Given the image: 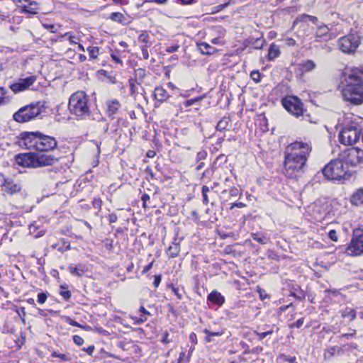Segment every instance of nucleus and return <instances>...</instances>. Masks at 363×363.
I'll return each mask as SVG.
<instances>
[{
  "label": "nucleus",
  "mask_w": 363,
  "mask_h": 363,
  "mask_svg": "<svg viewBox=\"0 0 363 363\" xmlns=\"http://www.w3.org/2000/svg\"><path fill=\"white\" fill-rule=\"evenodd\" d=\"M43 26L49 30L51 33H56L55 27L52 24L43 23Z\"/></svg>",
  "instance_id": "052dcab7"
},
{
  "label": "nucleus",
  "mask_w": 363,
  "mask_h": 363,
  "mask_svg": "<svg viewBox=\"0 0 363 363\" xmlns=\"http://www.w3.org/2000/svg\"><path fill=\"white\" fill-rule=\"evenodd\" d=\"M57 160L54 155L50 154L35 153V168L52 165Z\"/></svg>",
  "instance_id": "f3484780"
},
{
  "label": "nucleus",
  "mask_w": 363,
  "mask_h": 363,
  "mask_svg": "<svg viewBox=\"0 0 363 363\" xmlns=\"http://www.w3.org/2000/svg\"><path fill=\"white\" fill-rule=\"evenodd\" d=\"M179 48V46L178 45L169 46L166 48V52H167L169 53H172V52H177Z\"/></svg>",
  "instance_id": "bf43d9fd"
},
{
  "label": "nucleus",
  "mask_w": 363,
  "mask_h": 363,
  "mask_svg": "<svg viewBox=\"0 0 363 363\" xmlns=\"http://www.w3.org/2000/svg\"><path fill=\"white\" fill-rule=\"evenodd\" d=\"M147 315H142L141 314L140 318L131 316V318L134 320V323L135 324H141L147 320Z\"/></svg>",
  "instance_id": "8fccbe9b"
},
{
  "label": "nucleus",
  "mask_w": 363,
  "mask_h": 363,
  "mask_svg": "<svg viewBox=\"0 0 363 363\" xmlns=\"http://www.w3.org/2000/svg\"><path fill=\"white\" fill-rule=\"evenodd\" d=\"M297 145L296 147V155L298 157L304 156V160H307L308 157L311 152V145L308 143H303L302 141H296L294 143H291L288 146H294Z\"/></svg>",
  "instance_id": "a211bd4d"
},
{
  "label": "nucleus",
  "mask_w": 363,
  "mask_h": 363,
  "mask_svg": "<svg viewBox=\"0 0 363 363\" xmlns=\"http://www.w3.org/2000/svg\"><path fill=\"white\" fill-rule=\"evenodd\" d=\"M230 125V120L228 118H223L218 121L216 127L218 131H224L228 129Z\"/></svg>",
  "instance_id": "c756f323"
},
{
  "label": "nucleus",
  "mask_w": 363,
  "mask_h": 363,
  "mask_svg": "<svg viewBox=\"0 0 363 363\" xmlns=\"http://www.w3.org/2000/svg\"><path fill=\"white\" fill-rule=\"evenodd\" d=\"M91 58L95 59L99 54V48L97 47H89L87 49Z\"/></svg>",
  "instance_id": "37998d69"
},
{
  "label": "nucleus",
  "mask_w": 363,
  "mask_h": 363,
  "mask_svg": "<svg viewBox=\"0 0 363 363\" xmlns=\"http://www.w3.org/2000/svg\"><path fill=\"white\" fill-rule=\"evenodd\" d=\"M38 131L23 132L17 138L16 144L21 148L37 150Z\"/></svg>",
  "instance_id": "9d476101"
},
{
  "label": "nucleus",
  "mask_w": 363,
  "mask_h": 363,
  "mask_svg": "<svg viewBox=\"0 0 363 363\" xmlns=\"http://www.w3.org/2000/svg\"><path fill=\"white\" fill-rule=\"evenodd\" d=\"M329 237L330 238L333 240V241H337V233L335 230H331L329 233Z\"/></svg>",
  "instance_id": "680f3d73"
},
{
  "label": "nucleus",
  "mask_w": 363,
  "mask_h": 363,
  "mask_svg": "<svg viewBox=\"0 0 363 363\" xmlns=\"http://www.w3.org/2000/svg\"><path fill=\"white\" fill-rule=\"evenodd\" d=\"M207 156V153L206 151L204 150H201L200 152H199L197 153V155H196V160L197 161H200V160H205L206 157Z\"/></svg>",
  "instance_id": "603ef678"
},
{
  "label": "nucleus",
  "mask_w": 363,
  "mask_h": 363,
  "mask_svg": "<svg viewBox=\"0 0 363 363\" xmlns=\"http://www.w3.org/2000/svg\"><path fill=\"white\" fill-rule=\"evenodd\" d=\"M211 42L214 45H223L224 44V41L223 40V39H221L218 37H215V38H212L211 40Z\"/></svg>",
  "instance_id": "4d7b16f0"
},
{
  "label": "nucleus",
  "mask_w": 363,
  "mask_h": 363,
  "mask_svg": "<svg viewBox=\"0 0 363 363\" xmlns=\"http://www.w3.org/2000/svg\"><path fill=\"white\" fill-rule=\"evenodd\" d=\"M308 22L317 24L318 19L316 16L306 13L299 15L294 21L292 28L296 29L297 32L305 33L308 30Z\"/></svg>",
  "instance_id": "ddd939ff"
},
{
  "label": "nucleus",
  "mask_w": 363,
  "mask_h": 363,
  "mask_svg": "<svg viewBox=\"0 0 363 363\" xmlns=\"http://www.w3.org/2000/svg\"><path fill=\"white\" fill-rule=\"evenodd\" d=\"M346 253L350 256H359L363 254V230L355 229L353 237L346 249Z\"/></svg>",
  "instance_id": "0eeeda50"
},
{
  "label": "nucleus",
  "mask_w": 363,
  "mask_h": 363,
  "mask_svg": "<svg viewBox=\"0 0 363 363\" xmlns=\"http://www.w3.org/2000/svg\"><path fill=\"white\" fill-rule=\"evenodd\" d=\"M161 279H162V277H161V275H156L155 276V280L153 281V286L155 287V288H157L161 282Z\"/></svg>",
  "instance_id": "e2e57ef3"
},
{
  "label": "nucleus",
  "mask_w": 363,
  "mask_h": 363,
  "mask_svg": "<svg viewBox=\"0 0 363 363\" xmlns=\"http://www.w3.org/2000/svg\"><path fill=\"white\" fill-rule=\"evenodd\" d=\"M57 146V143L55 138L38 132L37 151L48 152L55 149Z\"/></svg>",
  "instance_id": "4468645a"
},
{
  "label": "nucleus",
  "mask_w": 363,
  "mask_h": 363,
  "mask_svg": "<svg viewBox=\"0 0 363 363\" xmlns=\"http://www.w3.org/2000/svg\"><path fill=\"white\" fill-rule=\"evenodd\" d=\"M149 39L150 37L148 34L145 33H143L138 36V41L141 43V45H148L149 46H151L152 43Z\"/></svg>",
  "instance_id": "e433bc0d"
},
{
  "label": "nucleus",
  "mask_w": 363,
  "mask_h": 363,
  "mask_svg": "<svg viewBox=\"0 0 363 363\" xmlns=\"http://www.w3.org/2000/svg\"><path fill=\"white\" fill-rule=\"evenodd\" d=\"M145 76L146 71L144 69L139 68L135 70V77L136 81L139 80L140 82H142Z\"/></svg>",
  "instance_id": "4c0bfd02"
},
{
  "label": "nucleus",
  "mask_w": 363,
  "mask_h": 363,
  "mask_svg": "<svg viewBox=\"0 0 363 363\" xmlns=\"http://www.w3.org/2000/svg\"><path fill=\"white\" fill-rule=\"evenodd\" d=\"M315 68V62L312 60H307L297 65V72L303 75L313 71Z\"/></svg>",
  "instance_id": "aec40b11"
},
{
  "label": "nucleus",
  "mask_w": 363,
  "mask_h": 363,
  "mask_svg": "<svg viewBox=\"0 0 363 363\" xmlns=\"http://www.w3.org/2000/svg\"><path fill=\"white\" fill-rule=\"evenodd\" d=\"M154 97L157 101L163 102L169 99V94L164 88L158 86L154 90Z\"/></svg>",
  "instance_id": "5701e85b"
},
{
  "label": "nucleus",
  "mask_w": 363,
  "mask_h": 363,
  "mask_svg": "<svg viewBox=\"0 0 363 363\" xmlns=\"http://www.w3.org/2000/svg\"><path fill=\"white\" fill-rule=\"evenodd\" d=\"M342 316L343 318H350V320H353L356 317V312L353 308H346L343 311Z\"/></svg>",
  "instance_id": "72a5a7b5"
},
{
  "label": "nucleus",
  "mask_w": 363,
  "mask_h": 363,
  "mask_svg": "<svg viewBox=\"0 0 363 363\" xmlns=\"http://www.w3.org/2000/svg\"><path fill=\"white\" fill-rule=\"evenodd\" d=\"M69 109L72 113L82 118L89 116V99L84 91H78L71 95Z\"/></svg>",
  "instance_id": "20e7f679"
},
{
  "label": "nucleus",
  "mask_w": 363,
  "mask_h": 363,
  "mask_svg": "<svg viewBox=\"0 0 363 363\" xmlns=\"http://www.w3.org/2000/svg\"><path fill=\"white\" fill-rule=\"evenodd\" d=\"M65 320L66 322L69 324L70 325H72V326H77V327H81L80 324L78 323L77 321L72 320V318H70L69 317H66L65 318Z\"/></svg>",
  "instance_id": "6e6d98bb"
},
{
  "label": "nucleus",
  "mask_w": 363,
  "mask_h": 363,
  "mask_svg": "<svg viewBox=\"0 0 363 363\" xmlns=\"http://www.w3.org/2000/svg\"><path fill=\"white\" fill-rule=\"evenodd\" d=\"M203 333L206 335V337L205 338L206 342H211V337L212 336H220L223 335V331H218V332H211L208 330V329H204L203 330Z\"/></svg>",
  "instance_id": "c9c22d12"
},
{
  "label": "nucleus",
  "mask_w": 363,
  "mask_h": 363,
  "mask_svg": "<svg viewBox=\"0 0 363 363\" xmlns=\"http://www.w3.org/2000/svg\"><path fill=\"white\" fill-rule=\"evenodd\" d=\"M73 341L76 345H77L79 346L82 345L84 342L83 338L79 335H74Z\"/></svg>",
  "instance_id": "864d4df0"
},
{
  "label": "nucleus",
  "mask_w": 363,
  "mask_h": 363,
  "mask_svg": "<svg viewBox=\"0 0 363 363\" xmlns=\"http://www.w3.org/2000/svg\"><path fill=\"white\" fill-rule=\"evenodd\" d=\"M283 106L292 115L301 116L303 113V104L295 96H289L283 99Z\"/></svg>",
  "instance_id": "f8f14e48"
},
{
  "label": "nucleus",
  "mask_w": 363,
  "mask_h": 363,
  "mask_svg": "<svg viewBox=\"0 0 363 363\" xmlns=\"http://www.w3.org/2000/svg\"><path fill=\"white\" fill-rule=\"evenodd\" d=\"M344 353V350L341 347H330L328 348L324 352V358L330 360L335 357L341 356Z\"/></svg>",
  "instance_id": "412c9836"
},
{
  "label": "nucleus",
  "mask_w": 363,
  "mask_h": 363,
  "mask_svg": "<svg viewBox=\"0 0 363 363\" xmlns=\"http://www.w3.org/2000/svg\"><path fill=\"white\" fill-rule=\"evenodd\" d=\"M251 237L252 238L253 240H256L257 242H259L262 245H264L270 242L269 238H267L264 235H260L257 233H252Z\"/></svg>",
  "instance_id": "7c9ffc66"
},
{
  "label": "nucleus",
  "mask_w": 363,
  "mask_h": 363,
  "mask_svg": "<svg viewBox=\"0 0 363 363\" xmlns=\"http://www.w3.org/2000/svg\"><path fill=\"white\" fill-rule=\"evenodd\" d=\"M280 55L279 47L274 43L270 45L269 48L267 58L269 60H274L276 57H277Z\"/></svg>",
  "instance_id": "c85d7f7f"
},
{
  "label": "nucleus",
  "mask_w": 363,
  "mask_h": 363,
  "mask_svg": "<svg viewBox=\"0 0 363 363\" xmlns=\"http://www.w3.org/2000/svg\"><path fill=\"white\" fill-rule=\"evenodd\" d=\"M339 157L347 165L357 166L363 163V150L359 148H349L342 152Z\"/></svg>",
  "instance_id": "6e6552de"
},
{
  "label": "nucleus",
  "mask_w": 363,
  "mask_h": 363,
  "mask_svg": "<svg viewBox=\"0 0 363 363\" xmlns=\"http://www.w3.org/2000/svg\"><path fill=\"white\" fill-rule=\"evenodd\" d=\"M180 252V245L179 242H173L168 247L167 253L171 258L177 257Z\"/></svg>",
  "instance_id": "bb28decb"
},
{
  "label": "nucleus",
  "mask_w": 363,
  "mask_h": 363,
  "mask_svg": "<svg viewBox=\"0 0 363 363\" xmlns=\"http://www.w3.org/2000/svg\"><path fill=\"white\" fill-rule=\"evenodd\" d=\"M69 271L71 274L80 277L84 274V272L86 271V269L84 265L80 264L78 266H69Z\"/></svg>",
  "instance_id": "cd10ccee"
},
{
  "label": "nucleus",
  "mask_w": 363,
  "mask_h": 363,
  "mask_svg": "<svg viewBox=\"0 0 363 363\" xmlns=\"http://www.w3.org/2000/svg\"><path fill=\"white\" fill-rule=\"evenodd\" d=\"M207 300L218 306H221L225 303L224 296L216 290H213L208 295Z\"/></svg>",
  "instance_id": "4be33fe9"
},
{
  "label": "nucleus",
  "mask_w": 363,
  "mask_h": 363,
  "mask_svg": "<svg viewBox=\"0 0 363 363\" xmlns=\"http://www.w3.org/2000/svg\"><path fill=\"white\" fill-rule=\"evenodd\" d=\"M129 84H130V95L133 96L136 93L135 84L134 82L132 79H130L129 81Z\"/></svg>",
  "instance_id": "5fc2aeb1"
},
{
  "label": "nucleus",
  "mask_w": 363,
  "mask_h": 363,
  "mask_svg": "<svg viewBox=\"0 0 363 363\" xmlns=\"http://www.w3.org/2000/svg\"><path fill=\"white\" fill-rule=\"evenodd\" d=\"M324 177L328 180H342L350 177L347 174V167H345L342 160L339 157L331 160L323 169Z\"/></svg>",
  "instance_id": "39448f33"
},
{
  "label": "nucleus",
  "mask_w": 363,
  "mask_h": 363,
  "mask_svg": "<svg viewBox=\"0 0 363 363\" xmlns=\"http://www.w3.org/2000/svg\"><path fill=\"white\" fill-rule=\"evenodd\" d=\"M362 137L360 126L354 122L344 125L339 133V141L345 145H352Z\"/></svg>",
  "instance_id": "423d86ee"
},
{
  "label": "nucleus",
  "mask_w": 363,
  "mask_h": 363,
  "mask_svg": "<svg viewBox=\"0 0 363 363\" xmlns=\"http://www.w3.org/2000/svg\"><path fill=\"white\" fill-rule=\"evenodd\" d=\"M274 333L273 327L265 332L259 333L257 331H255V335L257 337V339L259 340H262L264 337H266L267 335H272Z\"/></svg>",
  "instance_id": "58836bf2"
},
{
  "label": "nucleus",
  "mask_w": 363,
  "mask_h": 363,
  "mask_svg": "<svg viewBox=\"0 0 363 363\" xmlns=\"http://www.w3.org/2000/svg\"><path fill=\"white\" fill-rule=\"evenodd\" d=\"M212 31L214 33V35H216V37H218L221 39L224 38L226 33L225 29L221 26L213 27Z\"/></svg>",
  "instance_id": "2f4dec72"
},
{
  "label": "nucleus",
  "mask_w": 363,
  "mask_h": 363,
  "mask_svg": "<svg viewBox=\"0 0 363 363\" xmlns=\"http://www.w3.org/2000/svg\"><path fill=\"white\" fill-rule=\"evenodd\" d=\"M51 356L53 357H59L62 361H68L69 360V357L65 354L58 353L56 351L52 352Z\"/></svg>",
  "instance_id": "49530a36"
},
{
  "label": "nucleus",
  "mask_w": 363,
  "mask_h": 363,
  "mask_svg": "<svg viewBox=\"0 0 363 363\" xmlns=\"http://www.w3.org/2000/svg\"><path fill=\"white\" fill-rule=\"evenodd\" d=\"M250 78L256 83H258L261 81V74L258 70H253L250 73Z\"/></svg>",
  "instance_id": "79ce46f5"
},
{
  "label": "nucleus",
  "mask_w": 363,
  "mask_h": 363,
  "mask_svg": "<svg viewBox=\"0 0 363 363\" xmlns=\"http://www.w3.org/2000/svg\"><path fill=\"white\" fill-rule=\"evenodd\" d=\"M313 28V36L315 41L318 43L328 42L335 38V35L331 32V28L324 23L319 21Z\"/></svg>",
  "instance_id": "9b49d317"
},
{
  "label": "nucleus",
  "mask_w": 363,
  "mask_h": 363,
  "mask_svg": "<svg viewBox=\"0 0 363 363\" xmlns=\"http://www.w3.org/2000/svg\"><path fill=\"white\" fill-rule=\"evenodd\" d=\"M48 297V292H42L38 295V303L40 304H43L45 303L47 298Z\"/></svg>",
  "instance_id": "c03bdc74"
},
{
  "label": "nucleus",
  "mask_w": 363,
  "mask_h": 363,
  "mask_svg": "<svg viewBox=\"0 0 363 363\" xmlns=\"http://www.w3.org/2000/svg\"><path fill=\"white\" fill-rule=\"evenodd\" d=\"M60 289L62 290L60 291V294L63 297L65 300L68 301L71 297V292L68 290H65L67 289V286L63 285L60 286Z\"/></svg>",
  "instance_id": "a19ab883"
},
{
  "label": "nucleus",
  "mask_w": 363,
  "mask_h": 363,
  "mask_svg": "<svg viewBox=\"0 0 363 363\" xmlns=\"http://www.w3.org/2000/svg\"><path fill=\"white\" fill-rule=\"evenodd\" d=\"M338 89L345 101L354 104L363 103V70L358 68L345 69Z\"/></svg>",
  "instance_id": "f257e3e1"
},
{
  "label": "nucleus",
  "mask_w": 363,
  "mask_h": 363,
  "mask_svg": "<svg viewBox=\"0 0 363 363\" xmlns=\"http://www.w3.org/2000/svg\"><path fill=\"white\" fill-rule=\"evenodd\" d=\"M141 199L143 201V206L144 208H146L147 207L146 203L147 201L150 200V196L147 194H143Z\"/></svg>",
  "instance_id": "0e129e2a"
},
{
  "label": "nucleus",
  "mask_w": 363,
  "mask_h": 363,
  "mask_svg": "<svg viewBox=\"0 0 363 363\" xmlns=\"http://www.w3.org/2000/svg\"><path fill=\"white\" fill-rule=\"evenodd\" d=\"M290 295L299 300L305 298L303 291L298 286L296 288L293 289V291L290 292Z\"/></svg>",
  "instance_id": "f704fd0d"
},
{
  "label": "nucleus",
  "mask_w": 363,
  "mask_h": 363,
  "mask_svg": "<svg viewBox=\"0 0 363 363\" xmlns=\"http://www.w3.org/2000/svg\"><path fill=\"white\" fill-rule=\"evenodd\" d=\"M45 108L44 101H36L19 108L13 115V120L19 123L31 121L40 116Z\"/></svg>",
  "instance_id": "7ed1b4c3"
},
{
  "label": "nucleus",
  "mask_w": 363,
  "mask_h": 363,
  "mask_svg": "<svg viewBox=\"0 0 363 363\" xmlns=\"http://www.w3.org/2000/svg\"><path fill=\"white\" fill-rule=\"evenodd\" d=\"M264 43V40L263 39L257 38L254 42L253 45L255 49H261L263 47Z\"/></svg>",
  "instance_id": "3c124183"
},
{
  "label": "nucleus",
  "mask_w": 363,
  "mask_h": 363,
  "mask_svg": "<svg viewBox=\"0 0 363 363\" xmlns=\"http://www.w3.org/2000/svg\"><path fill=\"white\" fill-rule=\"evenodd\" d=\"M210 191L209 187L207 186H203L202 187V196H203V203L205 205H207L209 202L208 193Z\"/></svg>",
  "instance_id": "ea45409f"
},
{
  "label": "nucleus",
  "mask_w": 363,
  "mask_h": 363,
  "mask_svg": "<svg viewBox=\"0 0 363 363\" xmlns=\"http://www.w3.org/2000/svg\"><path fill=\"white\" fill-rule=\"evenodd\" d=\"M350 202L354 206L363 204V187L358 189L352 194L350 198Z\"/></svg>",
  "instance_id": "a878e982"
},
{
  "label": "nucleus",
  "mask_w": 363,
  "mask_h": 363,
  "mask_svg": "<svg viewBox=\"0 0 363 363\" xmlns=\"http://www.w3.org/2000/svg\"><path fill=\"white\" fill-rule=\"evenodd\" d=\"M2 187L5 192L11 195L19 192L21 189V185L11 179H5Z\"/></svg>",
  "instance_id": "6ab92c4d"
},
{
  "label": "nucleus",
  "mask_w": 363,
  "mask_h": 363,
  "mask_svg": "<svg viewBox=\"0 0 363 363\" xmlns=\"http://www.w3.org/2000/svg\"><path fill=\"white\" fill-rule=\"evenodd\" d=\"M199 101V98L187 100L184 102V106H185V107H189V106L193 105L195 102H197Z\"/></svg>",
  "instance_id": "69168bd1"
},
{
  "label": "nucleus",
  "mask_w": 363,
  "mask_h": 363,
  "mask_svg": "<svg viewBox=\"0 0 363 363\" xmlns=\"http://www.w3.org/2000/svg\"><path fill=\"white\" fill-rule=\"evenodd\" d=\"M6 91L4 88L0 87V105L5 104L9 102V99L5 97Z\"/></svg>",
  "instance_id": "09e8293b"
},
{
  "label": "nucleus",
  "mask_w": 363,
  "mask_h": 363,
  "mask_svg": "<svg viewBox=\"0 0 363 363\" xmlns=\"http://www.w3.org/2000/svg\"><path fill=\"white\" fill-rule=\"evenodd\" d=\"M360 43V38L356 34H350L340 38L337 44L340 50L345 53L354 52Z\"/></svg>",
  "instance_id": "1a4fd4ad"
},
{
  "label": "nucleus",
  "mask_w": 363,
  "mask_h": 363,
  "mask_svg": "<svg viewBox=\"0 0 363 363\" xmlns=\"http://www.w3.org/2000/svg\"><path fill=\"white\" fill-rule=\"evenodd\" d=\"M110 19L118 23H123L125 20L124 15L120 12H113L110 16Z\"/></svg>",
  "instance_id": "473e14b6"
},
{
  "label": "nucleus",
  "mask_w": 363,
  "mask_h": 363,
  "mask_svg": "<svg viewBox=\"0 0 363 363\" xmlns=\"http://www.w3.org/2000/svg\"><path fill=\"white\" fill-rule=\"evenodd\" d=\"M172 292L174 294V295L177 296V298L178 299L181 300L182 298V294L179 293L178 289L172 286Z\"/></svg>",
  "instance_id": "774afa93"
},
{
  "label": "nucleus",
  "mask_w": 363,
  "mask_h": 363,
  "mask_svg": "<svg viewBox=\"0 0 363 363\" xmlns=\"http://www.w3.org/2000/svg\"><path fill=\"white\" fill-rule=\"evenodd\" d=\"M107 111L109 116H113L121 108V104L117 99L106 101Z\"/></svg>",
  "instance_id": "393cba45"
},
{
  "label": "nucleus",
  "mask_w": 363,
  "mask_h": 363,
  "mask_svg": "<svg viewBox=\"0 0 363 363\" xmlns=\"http://www.w3.org/2000/svg\"><path fill=\"white\" fill-rule=\"evenodd\" d=\"M150 46L148 45H140V48L142 51L143 57L145 60H147L149 58V52L147 48Z\"/></svg>",
  "instance_id": "de8ad7c7"
},
{
  "label": "nucleus",
  "mask_w": 363,
  "mask_h": 363,
  "mask_svg": "<svg viewBox=\"0 0 363 363\" xmlns=\"http://www.w3.org/2000/svg\"><path fill=\"white\" fill-rule=\"evenodd\" d=\"M303 322H304V318H299L296 322L293 323L291 327V328L296 327L297 328H301L303 325Z\"/></svg>",
  "instance_id": "13d9d810"
},
{
  "label": "nucleus",
  "mask_w": 363,
  "mask_h": 363,
  "mask_svg": "<svg viewBox=\"0 0 363 363\" xmlns=\"http://www.w3.org/2000/svg\"><path fill=\"white\" fill-rule=\"evenodd\" d=\"M199 51L203 55H212L216 52V49L205 42L196 43Z\"/></svg>",
  "instance_id": "b1692460"
},
{
  "label": "nucleus",
  "mask_w": 363,
  "mask_h": 363,
  "mask_svg": "<svg viewBox=\"0 0 363 363\" xmlns=\"http://www.w3.org/2000/svg\"><path fill=\"white\" fill-rule=\"evenodd\" d=\"M15 161L22 167L35 168V152L18 154L15 157Z\"/></svg>",
  "instance_id": "dca6fc26"
},
{
  "label": "nucleus",
  "mask_w": 363,
  "mask_h": 363,
  "mask_svg": "<svg viewBox=\"0 0 363 363\" xmlns=\"http://www.w3.org/2000/svg\"><path fill=\"white\" fill-rule=\"evenodd\" d=\"M36 81L35 76H30L24 79H18L16 82L10 84V89L14 93H19L28 89Z\"/></svg>",
  "instance_id": "2eb2a0df"
},
{
  "label": "nucleus",
  "mask_w": 363,
  "mask_h": 363,
  "mask_svg": "<svg viewBox=\"0 0 363 363\" xmlns=\"http://www.w3.org/2000/svg\"><path fill=\"white\" fill-rule=\"evenodd\" d=\"M108 220L110 223H115L118 220V216L115 213H111L108 216Z\"/></svg>",
  "instance_id": "338daca9"
},
{
  "label": "nucleus",
  "mask_w": 363,
  "mask_h": 363,
  "mask_svg": "<svg viewBox=\"0 0 363 363\" xmlns=\"http://www.w3.org/2000/svg\"><path fill=\"white\" fill-rule=\"evenodd\" d=\"M296 147H298L297 145L287 146L284 152V172L291 179L297 177L306 162L304 156L298 157L296 155Z\"/></svg>",
  "instance_id": "f03ea898"
},
{
  "label": "nucleus",
  "mask_w": 363,
  "mask_h": 363,
  "mask_svg": "<svg viewBox=\"0 0 363 363\" xmlns=\"http://www.w3.org/2000/svg\"><path fill=\"white\" fill-rule=\"evenodd\" d=\"M229 4H230V3L228 2V3H225V4H223L218 5L216 6H215V7H213L211 9V13H218V12L222 11L223 9H224L225 8L228 6Z\"/></svg>",
  "instance_id": "a18cd8bd"
}]
</instances>
